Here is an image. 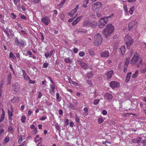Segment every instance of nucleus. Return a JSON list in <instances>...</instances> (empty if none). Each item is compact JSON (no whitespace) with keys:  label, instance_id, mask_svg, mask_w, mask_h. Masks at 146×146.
Listing matches in <instances>:
<instances>
[{"label":"nucleus","instance_id":"obj_1","mask_svg":"<svg viewBox=\"0 0 146 146\" xmlns=\"http://www.w3.org/2000/svg\"><path fill=\"white\" fill-rule=\"evenodd\" d=\"M114 30V27L112 24L107 25L102 32L105 36L107 38L113 32Z\"/></svg>","mask_w":146,"mask_h":146},{"label":"nucleus","instance_id":"obj_2","mask_svg":"<svg viewBox=\"0 0 146 146\" xmlns=\"http://www.w3.org/2000/svg\"><path fill=\"white\" fill-rule=\"evenodd\" d=\"M101 35L100 33H98L95 36L94 44L95 45L99 46L103 40Z\"/></svg>","mask_w":146,"mask_h":146},{"label":"nucleus","instance_id":"obj_3","mask_svg":"<svg viewBox=\"0 0 146 146\" xmlns=\"http://www.w3.org/2000/svg\"><path fill=\"white\" fill-rule=\"evenodd\" d=\"M125 41L127 45V48H129L133 42V40L130 36L126 35L125 37Z\"/></svg>","mask_w":146,"mask_h":146},{"label":"nucleus","instance_id":"obj_4","mask_svg":"<svg viewBox=\"0 0 146 146\" xmlns=\"http://www.w3.org/2000/svg\"><path fill=\"white\" fill-rule=\"evenodd\" d=\"M138 54L135 52L133 57L131 60V63L132 64H137L139 61Z\"/></svg>","mask_w":146,"mask_h":146},{"label":"nucleus","instance_id":"obj_5","mask_svg":"<svg viewBox=\"0 0 146 146\" xmlns=\"http://www.w3.org/2000/svg\"><path fill=\"white\" fill-rule=\"evenodd\" d=\"M137 21L136 20L131 21L128 25V30L130 31L135 25L137 24Z\"/></svg>","mask_w":146,"mask_h":146},{"label":"nucleus","instance_id":"obj_6","mask_svg":"<svg viewBox=\"0 0 146 146\" xmlns=\"http://www.w3.org/2000/svg\"><path fill=\"white\" fill-rule=\"evenodd\" d=\"M42 22L46 25H47L50 22V19L47 16H45L41 19Z\"/></svg>","mask_w":146,"mask_h":146},{"label":"nucleus","instance_id":"obj_7","mask_svg":"<svg viewBox=\"0 0 146 146\" xmlns=\"http://www.w3.org/2000/svg\"><path fill=\"white\" fill-rule=\"evenodd\" d=\"M12 85L13 89L16 92L15 93H16L17 91L19 90L20 87L18 83H17L13 84Z\"/></svg>","mask_w":146,"mask_h":146},{"label":"nucleus","instance_id":"obj_8","mask_svg":"<svg viewBox=\"0 0 146 146\" xmlns=\"http://www.w3.org/2000/svg\"><path fill=\"white\" fill-rule=\"evenodd\" d=\"M76 11L77 10H72L70 12L68 13V14L70 17H74V18H75L77 15V13H76Z\"/></svg>","mask_w":146,"mask_h":146},{"label":"nucleus","instance_id":"obj_9","mask_svg":"<svg viewBox=\"0 0 146 146\" xmlns=\"http://www.w3.org/2000/svg\"><path fill=\"white\" fill-rule=\"evenodd\" d=\"M118 85V83L116 81H112L110 83V86L112 88L117 87Z\"/></svg>","mask_w":146,"mask_h":146},{"label":"nucleus","instance_id":"obj_10","mask_svg":"<svg viewBox=\"0 0 146 146\" xmlns=\"http://www.w3.org/2000/svg\"><path fill=\"white\" fill-rule=\"evenodd\" d=\"M113 71V70H111L109 71L106 74V75L107 76V78L108 80H109L111 78L112 76L114 75Z\"/></svg>","mask_w":146,"mask_h":146},{"label":"nucleus","instance_id":"obj_11","mask_svg":"<svg viewBox=\"0 0 146 146\" xmlns=\"http://www.w3.org/2000/svg\"><path fill=\"white\" fill-rule=\"evenodd\" d=\"M97 25V23L95 21H88V26L95 28Z\"/></svg>","mask_w":146,"mask_h":146},{"label":"nucleus","instance_id":"obj_12","mask_svg":"<svg viewBox=\"0 0 146 146\" xmlns=\"http://www.w3.org/2000/svg\"><path fill=\"white\" fill-rule=\"evenodd\" d=\"M109 55V52L107 50H105L102 52L101 54V56L102 57H108Z\"/></svg>","mask_w":146,"mask_h":146},{"label":"nucleus","instance_id":"obj_13","mask_svg":"<svg viewBox=\"0 0 146 146\" xmlns=\"http://www.w3.org/2000/svg\"><path fill=\"white\" fill-rule=\"evenodd\" d=\"M104 96L106 99H107L108 100H110L112 98V96L111 94L108 93H107L105 94Z\"/></svg>","mask_w":146,"mask_h":146},{"label":"nucleus","instance_id":"obj_14","mask_svg":"<svg viewBox=\"0 0 146 146\" xmlns=\"http://www.w3.org/2000/svg\"><path fill=\"white\" fill-rule=\"evenodd\" d=\"M102 4L101 3L97 2L94 5V8L98 9L102 7Z\"/></svg>","mask_w":146,"mask_h":146},{"label":"nucleus","instance_id":"obj_15","mask_svg":"<svg viewBox=\"0 0 146 146\" xmlns=\"http://www.w3.org/2000/svg\"><path fill=\"white\" fill-rule=\"evenodd\" d=\"M108 21V20H106L105 19H104V17L101 18L100 19V22L101 23L105 25Z\"/></svg>","mask_w":146,"mask_h":146},{"label":"nucleus","instance_id":"obj_16","mask_svg":"<svg viewBox=\"0 0 146 146\" xmlns=\"http://www.w3.org/2000/svg\"><path fill=\"white\" fill-rule=\"evenodd\" d=\"M66 0H62L60 3L57 6V8L58 9L62 8Z\"/></svg>","mask_w":146,"mask_h":146},{"label":"nucleus","instance_id":"obj_17","mask_svg":"<svg viewBox=\"0 0 146 146\" xmlns=\"http://www.w3.org/2000/svg\"><path fill=\"white\" fill-rule=\"evenodd\" d=\"M125 46H123L119 49V52H120L122 55H123L124 54L125 52Z\"/></svg>","mask_w":146,"mask_h":146},{"label":"nucleus","instance_id":"obj_18","mask_svg":"<svg viewBox=\"0 0 146 146\" xmlns=\"http://www.w3.org/2000/svg\"><path fill=\"white\" fill-rule=\"evenodd\" d=\"M131 74V72H129L127 74L126 76V79L125 80V81L126 82H127L129 81V80L130 78Z\"/></svg>","mask_w":146,"mask_h":146},{"label":"nucleus","instance_id":"obj_19","mask_svg":"<svg viewBox=\"0 0 146 146\" xmlns=\"http://www.w3.org/2000/svg\"><path fill=\"white\" fill-rule=\"evenodd\" d=\"M19 98L17 97H14L11 100L12 103H15L18 102L19 101Z\"/></svg>","mask_w":146,"mask_h":146},{"label":"nucleus","instance_id":"obj_20","mask_svg":"<svg viewBox=\"0 0 146 146\" xmlns=\"http://www.w3.org/2000/svg\"><path fill=\"white\" fill-rule=\"evenodd\" d=\"M11 111H10L9 110H8V115L9 117H12L13 116V108L12 107H11Z\"/></svg>","mask_w":146,"mask_h":146},{"label":"nucleus","instance_id":"obj_21","mask_svg":"<svg viewBox=\"0 0 146 146\" xmlns=\"http://www.w3.org/2000/svg\"><path fill=\"white\" fill-rule=\"evenodd\" d=\"M65 62L66 63H71L72 62V61L71 60L70 58L67 57L65 58L64 59Z\"/></svg>","mask_w":146,"mask_h":146},{"label":"nucleus","instance_id":"obj_22","mask_svg":"<svg viewBox=\"0 0 146 146\" xmlns=\"http://www.w3.org/2000/svg\"><path fill=\"white\" fill-rule=\"evenodd\" d=\"M113 16V14H112L111 15L105 16L104 17V19H105L106 20H108L109 21V19H110L112 18Z\"/></svg>","mask_w":146,"mask_h":146},{"label":"nucleus","instance_id":"obj_23","mask_svg":"<svg viewBox=\"0 0 146 146\" xmlns=\"http://www.w3.org/2000/svg\"><path fill=\"white\" fill-rule=\"evenodd\" d=\"M81 66L82 68H83L84 69H86L87 68V65L86 64L84 63H81Z\"/></svg>","mask_w":146,"mask_h":146},{"label":"nucleus","instance_id":"obj_24","mask_svg":"<svg viewBox=\"0 0 146 146\" xmlns=\"http://www.w3.org/2000/svg\"><path fill=\"white\" fill-rule=\"evenodd\" d=\"M8 131H9L12 134H13L14 132V130L13 128L11 126H9L8 129Z\"/></svg>","mask_w":146,"mask_h":146},{"label":"nucleus","instance_id":"obj_25","mask_svg":"<svg viewBox=\"0 0 146 146\" xmlns=\"http://www.w3.org/2000/svg\"><path fill=\"white\" fill-rule=\"evenodd\" d=\"M129 63V57L127 58L125 60V65H127L128 66V65Z\"/></svg>","mask_w":146,"mask_h":146},{"label":"nucleus","instance_id":"obj_26","mask_svg":"<svg viewBox=\"0 0 146 146\" xmlns=\"http://www.w3.org/2000/svg\"><path fill=\"white\" fill-rule=\"evenodd\" d=\"M11 75H10L8 76V81L7 82V84H10L11 83Z\"/></svg>","mask_w":146,"mask_h":146},{"label":"nucleus","instance_id":"obj_27","mask_svg":"<svg viewBox=\"0 0 146 146\" xmlns=\"http://www.w3.org/2000/svg\"><path fill=\"white\" fill-rule=\"evenodd\" d=\"M141 139V138L140 137H138L136 139V143H139Z\"/></svg>","mask_w":146,"mask_h":146},{"label":"nucleus","instance_id":"obj_28","mask_svg":"<svg viewBox=\"0 0 146 146\" xmlns=\"http://www.w3.org/2000/svg\"><path fill=\"white\" fill-rule=\"evenodd\" d=\"M26 117L25 115H23L21 118V121L22 123H25V122Z\"/></svg>","mask_w":146,"mask_h":146},{"label":"nucleus","instance_id":"obj_29","mask_svg":"<svg viewBox=\"0 0 146 146\" xmlns=\"http://www.w3.org/2000/svg\"><path fill=\"white\" fill-rule=\"evenodd\" d=\"M69 107L73 110H74V105L72 103H70L69 105Z\"/></svg>","mask_w":146,"mask_h":146},{"label":"nucleus","instance_id":"obj_30","mask_svg":"<svg viewBox=\"0 0 146 146\" xmlns=\"http://www.w3.org/2000/svg\"><path fill=\"white\" fill-rule=\"evenodd\" d=\"M24 78V79L28 81L30 80V77L28 76L27 74H26L25 75H24L23 76Z\"/></svg>","mask_w":146,"mask_h":146},{"label":"nucleus","instance_id":"obj_31","mask_svg":"<svg viewBox=\"0 0 146 146\" xmlns=\"http://www.w3.org/2000/svg\"><path fill=\"white\" fill-rule=\"evenodd\" d=\"M96 10H95V11H94V10H93L94 11V13H95V12L96 13V15H97V17H98L99 18L101 17V14L97 12V11H96Z\"/></svg>","mask_w":146,"mask_h":146},{"label":"nucleus","instance_id":"obj_32","mask_svg":"<svg viewBox=\"0 0 146 146\" xmlns=\"http://www.w3.org/2000/svg\"><path fill=\"white\" fill-rule=\"evenodd\" d=\"M9 56L10 58H13V59H15L16 58L15 56L13 54V53L12 52H11L10 53Z\"/></svg>","mask_w":146,"mask_h":146},{"label":"nucleus","instance_id":"obj_33","mask_svg":"<svg viewBox=\"0 0 146 146\" xmlns=\"http://www.w3.org/2000/svg\"><path fill=\"white\" fill-rule=\"evenodd\" d=\"M9 140V137L8 136H7L4 139V141L6 143H7L8 142Z\"/></svg>","mask_w":146,"mask_h":146},{"label":"nucleus","instance_id":"obj_34","mask_svg":"<svg viewBox=\"0 0 146 146\" xmlns=\"http://www.w3.org/2000/svg\"><path fill=\"white\" fill-rule=\"evenodd\" d=\"M50 87H51V90L53 92L54 94V91L55 89L54 86H52L51 85H50Z\"/></svg>","mask_w":146,"mask_h":146},{"label":"nucleus","instance_id":"obj_35","mask_svg":"<svg viewBox=\"0 0 146 146\" xmlns=\"http://www.w3.org/2000/svg\"><path fill=\"white\" fill-rule=\"evenodd\" d=\"M83 26H88V22L85 21L83 23Z\"/></svg>","mask_w":146,"mask_h":146},{"label":"nucleus","instance_id":"obj_36","mask_svg":"<svg viewBox=\"0 0 146 146\" xmlns=\"http://www.w3.org/2000/svg\"><path fill=\"white\" fill-rule=\"evenodd\" d=\"M88 84L90 85V86H93V84L91 80H86Z\"/></svg>","mask_w":146,"mask_h":146},{"label":"nucleus","instance_id":"obj_37","mask_svg":"<svg viewBox=\"0 0 146 146\" xmlns=\"http://www.w3.org/2000/svg\"><path fill=\"white\" fill-rule=\"evenodd\" d=\"M19 137V138L18 141V142L19 143H20L22 141L23 136L22 135H21Z\"/></svg>","mask_w":146,"mask_h":146},{"label":"nucleus","instance_id":"obj_38","mask_svg":"<svg viewBox=\"0 0 146 146\" xmlns=\"http://www.w3.org/2000/svg\"><path fill=\"white\" fill-rule=\"evenodd\" d=\"M79 55L80 56L83 57L85 55V53L84 52L81 51L79 53Z\"/></svg>","mask_w":146,"mask_h":146},{"label":"nucleus","instance_id":"obj_39","mask_svg":"<svg viewBox=\"0 0 146 146\" xmlns=\"http://www.w3.org/2000/svg\"><path fill=\"white\" fill-rule=\"evenodd\" d=\"M47 118L46 116L45 115H44L40 118V119L42 121L44 120Z\"/></svg>","mask_w":146,"mask_h":146},{"label":"nucleus","instance_id":"obj_40","mask_svg":"<svg viewBox=\"0 0 146 146\" xmlns=\"http://www.w3.org/2000/svg\"><path fill=\"white\" fill-rule=\"evenodd\" d=\"M15 44L17 45H18L19 44V42L18 40V39L17 38H16L15 40Z\"/></svg>","mask_w":146,"mask_h":146},{"label":"nucleus","instance_id":"obj_41","mask_svg":"<svg viewBox=\"0 0 146 146\" xmlns=\"http://www.w3.org/2000/svg\"><path fill=\"white\" fill-rule=\"evenodd\" d=\"M103 121V119L102 118H99L98 119V122L99 124H101Z\"/></svg>","mask_w":146,"mask_h":146},{"label":"nucleus","instance_id":"obj_42","mask_svg":"<svg viewBox=\"0 0 146 146\" xmlns=\"http://www.w3.org/2000/svg\"><path fill=\"white\" fill-rule=\"evenodd\" d=\"M99 101L100 100L98 99L95 100L94 101V104L95 105H96L98 104V103Z\"/></svg>","mask_w":146,"mask_h":146},{"label":"nucleus","instance_id":"obj_43","mask_svg":"<svg viewBox=\"0 0 146 146\" xmlns=\"http://www.w3.org/2000/svg\"><path fill=\"white\" fill-rule=\"evenodd\" d=\"M75 118H76V122L79 123L80 121V119L79 117H78V115L77 114H76L75 115Z\"/></svg>","mask_w":146,"mask_h":146},{"label":"nucleus","instance_id":"obj_44","mask_svg":"<svg viewBox=\"0 0 146 146\" xmlns=\"http://www.w3.org/2000/svg\"><path fill=\"white\" fill-rule=\"evenodd\" d=\"M105 25L102 24H101V23L100 22V23L98 24V26L100 28H102Z\"/></svg>","mask_w":146,"mask_h":146},{"label":"nucleus","instance_id":"obj_45","mask_svg":"<svg viewBox=\"0 0 146 146\" xmlns=\"http://www.w3.org/2000/svg\"><path fill=\"white\" fill-rule=\"evenodd\" d=\"M82 16H81L80 17H77L75 20L78 23L80 21V20L82 18Z\"/></svg>","mask_w":146,"mask_h":146},{"label":"nucleus","instance_id":"obj_46","mask_svg":"<svg viewBox=\"0 0 146 146\" xmlns=\"http://www.w3.org/2000/svg\"><path fill=\"white\" fill-rule=\"evenodd\" d=\"M60 18H61V19L62 20H63L64 19V17H65V16H64V14L63 13H61L60 14Z\"/></svg>","mask_w":146,"mask_h":146},{"label":"nucleus","instance_id":"obj_47","mask_svg":"<svg viewBox=\"0 0 146 146\" xmlns=\"http://www.w3.org/2000/svg\"><path fill=\"white\" fill-rule=\"evenodd\" d=\"M73 52L75 53H77L78 52V50L77 48H74L73 49Z\"/></svg>","mask_w":146,"mask_h":146},{"label":"nucleus","instance_id":"obj_48","mask_svg":"<svg viewBox=\"0 0 146 146\" xmlns=\"http://www.w3.org/2000/svg\"><path fill=\"white\" fill-rule=\"evenodd\" d=\"M84 111L88 114V110L87 108H85L84 109Z\"/></svg>","mask_w":146,"mask_h":146},{"label":"nucleus","instance_id":"obj_49","mask_svg":"<svg viewBox=\"0 0 146 146\" xmlns=\"http://www.w3.org/2000/svg\"><path fill=\"white\" fill-rule=\"evenodd\" d=\"M127 65H124V67L123 72H127Z\"/></svg>","mask_w":146,"mask_h":146},{"label":"nucleus","instance_id":"obj_50","mask_svg":"<svg viewBox=\"0 0 146 146\" xmlns=\"http://www.w3.org/2000/svg\"><path fill=\"white\" fill-rule=\"evenodd\" d=\"M48 65V64L47 63H44L43 64V67L44 68H46L47 67Z\"/></svg>","mask_w":146,"mask_h":146},{"label":"nucleus","instance_id":"obj_51","mask_svg":"<svg viewBox=\"0 0 146 146\" xmlns=\"http://www.w3.org/2000/svg\"><path fill=\"white\" fill-rule=\"evenodd\" d=\"M88 52L89 54L91 56H92L94 54V52L92 50H88Z\"/></svg>","mask_w":146,"mask_h":146},{"label":"nucleus","instance_id":"obj_52","mask_svg":"<svg viewBox=\"0 0 146 146\" xmlns=\"http://www.w3.org/2000/svg\"><path fill=\"white\" fill-rule=\"evenodd\" d=\"M102 114L104 115H106L107 114V112L105 110H104L102 111Z\"/></svg>","mask_w":146,"mask_h":146},{"label":"nucleus","instance_id":"obj_53","mask_svg":"<svg viewBox=\"0 0 146 146\" xmlns=\"http://www.w3.org/2000/svg\"><path fill=\"white\" fill-rule=\"evenodd\" d=\"M4 132V130L3 129H1L0 130V136L2 137V133Z\"/></svg>","mask_w":146,"mask_h":146},{"label":"nucleus","instance_id":"obj_54","mask_svg":"<svg viewBox=\"0 0 146 146\" xmlns=\"http://www.w3.org/2000/svg\"><path fill=\"white\" fill-rule=\"evenodd\" d=\"M9 32L10 33L11 36H13L14 35V34L13 33V31L11 29H9Z\"/></svg>","mask_w":146,"mask_h":146},{"label":"nucleus","instance_id":"obj_55","mask_svg":"<svg viewBox=\"0 0 146 146\" xmlns=\"http://www.w3.org/2000/svg\"><path fill=\"white\" fill-rule=\"evenodd\" d=\"M20 56V55L19 53H17L16 54V57L17 58H18L20 60L21 59Z\"/></svg>","mask_w":146,"mask_h":146},{"label":"nucleus","instance_id":"obj_56","mask_svg":"<svg viewBox=\"0 0 146 146\" xmlns=\"http://www.w3.org/2000/svg\"><path fill=\"white\" fill-rule=\"evenodd\" d=\"M40 36L41 37V40L42 41H43L44 39L43 35L42 33H40Z\"/></svg>","mask_w":146,"mask_h":146},{"label":"nucleus","instance_id":"obj_57","mask_svg":"<svg viewBox=\"0 0 146 146\" xmlns=\"http://www.w3.org/2000/svg\"><path fill=\"white\" fill-rule=\"evenodd\" d=\"M42 96V94L41 92H39L38 93V98L40 99V98L41 96Z\"/></svg>","mask_w":146,"mask_h":146},{"label":"nucleus","instance_id":"obj_58","mask_svg":"<svg viewBox=\"0 0 146 146\" xmlns=\"http://www.w3.org/2000/svg\"><path fill=\"white\" fill-rule=\"evenodd\" d=\"M78 22H77L75 20H74L72 23V25L74 26Z\"/></svg>","mask_w":146,"mask_h":146},{"label":"nucleus","instance_id":"obj_59","mask_svg":"<svg viewBox=\"0 0 146 146\" xmlns=\"http://www.w3.org/2000/svg\"><path fill=\"white\" fill-rule=\"evenodd\" d=\"M31 0L33 2H34V3H38L40 1V0Z\"/></svg>","mask_w":146,"mask_h":146},{"label":"nucleus","instance_id":"obj_60","mask_svg":"<svg viewBox=\"0 0 146 146\" xmlns=\"http://www.w3.org/2000/svg\"><path fill=\"white\" fill-rule=\"evenodd\" d=\"M11 15L13 16V17H12L13 18V19H15V18L16 17H17V15H15L13 13H11Z\"/></svg>","mask_w":146,"mask_h":146},{"label":"nucleus","instance_id":"obj_61","mask_svg":"<svg viewBox=\"0 0 146 146\" xmlns=\"http://www.w3.org/2000/svg\"><path fill=\"white\" fill-rule=\"evenodd\" d=\"M21 41L19 42V44L21 45H24L25 42L23 40H21Z\"/></svg>","mask_w":146,"mask_h":146},{"label":"nucleus","instance_id":"obj_62","mask_svg":"<svg viewBox=\"0 0 146 146\" xmlns=\"http://www.w3.org/2000/svg\"><path fill=\"white\" fill-rule=\"evenodd\" d=\"M69 125L71 127H72L73 126L74 124L71 121L70 122Z\"/></svg>","mask_w":146,"mask_h":146},{"label":"nucleus","instance_id":"obj_63","mask_svg":"<svg viewBox=\"0 0 146 146\" xmlns=\"http://www.w3.org/2000/svg\"><path fill=\"white\" fill-rule=\"evenodd\" d=\"M45 56L46 57H48L49 56H50V53L48 52H47L45 53Z\"/></svg>","mask_w":146,"mask_h":146},{"label":"nucleus","instance_id":"obj_64","mask_svg":"<svg viewBox=\"0 0 146 146\" xmlns=\"http://www.w3.org/2000/svg\"><path fill=\"white\" fill-rule=\"evenodd\" d=\"M21 18L23 19H25L26 18V17L24 15H22L21 16Z\"/></svg>","mask_w":146,"mask_h":146}]
</instances>
